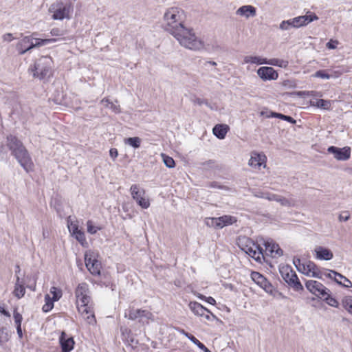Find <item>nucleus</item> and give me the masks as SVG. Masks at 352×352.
I'll use <instances>...</instances> for the list:
<instances>
[{
  "instance_id": "1",
  "label": "nucleus",
  "mask_w": 352,
  "mask_h": 352,
  "mask_svg": "<svg viewBox=\"0 0 352 352\" xmlns=\"http://www.w3.org/2000/svg\"><path fill=\"white\" fill-rule=\"evenodd\" d=\"M76 305L78 313L88 324L96 322L92 307V300L89 285L86 283H79L74 292Z\"/></svg>"
},
{
  "instance_id": "2",
  "label": "nucleus",
  "mask_w": 352,
  "mask_h": 352,
  "mask_svg": "<svg viewBox=\"0 0 352 352\" xmlns=\"http://www.w3.org/2000/svg\"><path fill=\"white\" fill-rule=\"evenodd\" d=\"M171 35L181 46L188 50L201 51L205 49L204 40L198 37L192 29L188 28L185 25Z\"/></svg>"
},
{
  "instance_id": "3",
  "label": "nucleus",
  "mask_w": 352,
  "mask_h": 352,
  "mask_svg": "<svg viewBox=\"0 0 352 352\" xmlns=\"http://www.w3.org/2000/svg\"><path fill=\"white\" fill-rule=\"evenodd\" d=\"M186 19V12L182 8L170 6L166 8L163 14L165 30L173 34L184 26Z\"/></svg>"
},
{
  "instance_id": "4",
  "label": "nucleus",
  "mask_w": 352,
  "mask_h": 352,
  "mask_svg": "<svg viewBox=\"0 0 352 352\" xmlns=\"http://www.w3.org/2000/svg\"><path fill=\"white\" fill-rule=\"evenodd\" d=\"M7 139L8 146L18 162L26 172L31 171L33 169L34 164L23 143L12 135L8 136Z\"/></svg>"
},
{
  "instance_id": "5",
  "label": "nucleus",
  "mask_w": 352,
  "mask_h": 352,
  "mask_svg": "<svg viewBox=\"0 0 352 352\" xmlns=\"http://www.w3.org/2000/svg\"><path fill=\"white\" fill-rule=\"evenodd\" d=\"M237 244L239 248L245 254L255 261L261 262L263 258V250L250 239L241 236L237 239Z\"/></svg>"
},
{
  "instance_id": "6",
  "label": "nucleus",
  "mask_w": 352,
  "mask_h": 352,
  "mask_svg": "<svg viewBox=\"0 0 352 352\" xmlns=\"http://www.w3.org/2000/svg\"><path fill=\"white\" fill-rule=\"evenodd\" d=\"M54 70V61L50 56H43L38 58L34 65L33 76L39 78L50 77Z\"/></svg>"
},
{
  "instance_id": "7",
  "label": "nucleus",
  "mask_w": 352,
  "mask_h": 352,
  "mask_svg": "<svg viewBox=\"0 0 352 352\" xmlns=\"http://www.w3.org/2000/svg\"><path fill=\"white\" fill-rule=\"evenodd\" d=\"M293 263L298 272L305 276L317 278H322L320 271L314 262L311 261H302L298 258H294Z\"/></svg>"
},
{
  "instance_id": "8",
  "label": "nucleus",
  "mask_w": 352,
  "mask_h": 352,
  "mask_svg": "<svg viewBox=\"0 0 352 352\" xmlns=\"http://www.w3.org/2000/svg\"><path fill=\"white\" fill-rule=\"evenodd\" d=\"M279 272L283 280L295 291L299 292L303 289L302 285L290 265L285 264L280 265Z\"/></svg>"
},
{
  "instance_id": "9",
  "label": "nucleus",
  "mask_w": 352,
  "mask_h": 352,
  "mask_svg": "<svg viewBox=\"0 0 352 352\" xmlns=\"http://www.w3.org/2000/svg\"><path fill=\"white\" fill-rule=\"evenodd\" d=\"M54 20L69 19L73 12V7L71 3H63L57 2L52 4L49 8Z\"/></svg>"
},
{
  "instance_id": "10",
  "label": "nucleus",
  "mask_w": 352,
  "mask_h": 352,
  "mask_svg": "<svg viewBox=\"0 0 352 352\" xmlns=\"http://www.w3.org/2000/svg\"><path fill=\"white\" fill-rule=\"evenodd\" d=\"M130 192L133 200L138 206L144 209L150 206V201L146 195L145 190L137 184H133L130 188Z\"/></svg>"
},
{
  "instance_id": "11",
  "label": "nucleus",
  "mask_w": 352,
  "mask_h": 352,
  "mask_svg": "<svg viewBox=\"0 0 352 352\" xmlns=\"http://www.w3.org/2000/svg\"><path fill=\"white\" fill-rule=\"evenodd\" d=\"M235 222H236V218L230 215H223L218 218L208 217L205 219V224L207 226L217 229H221Z\"/></svg>"
},
{
  "instance_id": "12",
  "label": "nucleus",
  "mask_w": 352,
  "mask_h": 352,
  "mask_svg": "<svg viewBox=\"0 0 352 352\" xmlns=\"http://www.w3.org/2000/svg\"><path fill=\"white\" fill-rule=\"evenodd\" d=\"M98 255L94 251L88 250L85 254V265L93 275L100 274L101 263L97 259Z\"/></svg>"
},
{
  "instance_id": "13",
  "label": "nucleus",
  "mask_w": 352,
  "mask_h": 352,
  "mask_svg": "<svg viewBox=\"0 0 352 352\" xmlns=\"http://www.w3.org/2000/svg\"><path fill=\"white\" fill-rule=\"evenodd\" d=\"M306 288L314 295L323 299H327L329 290L321 283L314 280H307L305 283Z\"/></svg>"
},
{
  "instance_id": "14",
  "label": "nucleus",
  "mask_w": 352,
  "mask_h": 352,
  "mask_svg": "<svg viewBox=\"0 0 352 352\" xmlns=\"http://www.w3.org/2000/svg\"><path fill=\"white\" fill-rule=\"evenodd\" d=\"M125 317L132 320H138L143 324L148 323L150 320H153V314L150 311L139 309H130L128 314L125 313Z\"/></svg>"
},
{
  "instance_id": "15",
  "label": "nucleus",
  "mask_w": 352,
  "mask_h": 352,
  "mask_svg": "<svg viewBox=\"0 0 352 352\" xmlns=\"http://www.w3.org/2000/svg\"><path fill=\"white\" fill-rule=\"evenodd\" d=\"M251 278L256 285L263 289L267 293L270 294H273L274 287L261 274L257 272H252L251 273Z\"/></svg>"
},
{
  "instance_id": "16",
  "label": "nucleus",
  "mask_w": 352,
  "mask_h": 352,
  "mask_svg": "<svg viewBox=\"0 0 352 352\" xmlns=\"http://www.w3.org/2000/svg\"><path fill=\"white\" fill-rule=\"evenodd\" d=\"M267 157L263 153L252 152L248 162L249 166L254 169L260 170L266 167Z\"/></svg>"
},
{
  "instance_id": "17",
  "label": "nucleus",
  "mask_w": 352,
  "mask_h": 352,
  "mask_svg": "<svg viewBox=\"0 0 352 352\" xmlns=\"http://www.w3.org/2000/svg\"><path fill=\"white\" fill-rule=\"evenodd\" d=\"M255 196L267 199L269 201H275L283 206L292 207L294 206V204L292 201L286 199L285 197L275 194H272L270 192H258V194L255 195Z\"/></svg>"
},
{
  "instance_id": "18",
  "label": "nucleus",
  "mask_w": 352,
  "mask_h": 352,
  "mask_svg": "<svg viewBox=\"0 0 352 352\" xmlns=\"http://www.w3.org/2000/svg\"><path fill=\"white\" fill-rule=\"evenodd\" d=\"M256 74L264 81L274 80L278 77V72L271 67H261L257 70Z\"/></svg>"
},
{
  "instance_id": "19",
  "label": "nucleus",
  "mask_w": 352,
  "mask_h": 352,
  "mask_svg": "<svg viewBox=\"0 0 352 352\" xmlns=\"http://www.w3.org/2000/svg\"><path fill=\"white\" fill-rule=\"evenodd\" d=\"M328 152L333 153L336 160L341 161H345L351 156V148L349 146L340 148L331 146L328 148Z\"/></svg>"
},
{
  "instance_id": "20",
  "label": "nucleus",
  "mask_w": 352,
  "mask_h": 352,
  "mask_svg": "<svg viewBox=\"0 0 352 352\" xmlns=\"http://www.w3.org/2000/svg\"><path fill=\"white\" fill-rule=\"evenodd\" d=\"M264 245L265 247V254L272 258H278L283 254V252L280 248L279 245L272 240L265 241Z\"/></svg>"
},
{
  "instance_id": "21",
  "label": "nucleus",
  "mask_w": 352,
  "mask_h": 352,
  "mask_svg": "<svg viewBox=\"0 0 352 352\" xmlns=\"http://www.w3.org/2000/svg\"><path fill=\"white\" fill-rule=\"evenodd\" d=\"M34 38L27 36L20 40L16 44V48L19 54H24L25 52L34 48Z\"/></svg>"
},
{
  "instance_id": "22",
  "label": "nucleus",
  "mask_w": 352,
  "mask_h": 352,
  "mask_svg": "<svg viewBox=\"0 0 352 352\" xmlns=\"http://www.w3.org/2000/svg\"><path fill=\"white\" fill-rule=\"evenodd\" d=\"M236 14L240 17L248 19L256 16V8L252 5H245L236 10Z\"/></svg>"
},
{
  "instance_id": "23",
  "label": "nucleus",
  "mask_w": 352,
  "mask_h": 352,
  "mask_svg": "<svg viewBox=\"0 0 352 352\" xmlns=\"http://www.w3.org/2000/svg\"><path fill=\"white\" fill-rule=\"evenodd\" d=\"M314 252L315 258L318 260L330 261L333 257V252L323 246H316Z\"/></svg>"
},
{
  "instance_id": "24",
  "label": "nucleus",
  "mask_w": 352,
  "mask_h": 352,
  "mask_svg": "<svg viewBox=\"0 0 352 352\" xmlns=\"http://www.w3.org/2000/svg\"><path fill=\"white\" fill-rule=\"evenodd\" d=\"M59 342L62 352H69L74 349V341L73 338L68 336L65 331H62Z\"/></svg>"
},
{
  "instance_id": "25",
  "label": "nucleus",
  "mask_w": 352,
  "mask_h": 352,
  "mask_svg": "<svg viewBox=\"0 0 352 352\" xmlns=\"http://www.w3.org/2000/svg\"><path fill=\"white\" fill-rule=\"evenodd\" d=\"M307 14H309L299 16L293 18L295 21L296 28L305 26L309 24V23L318 19V17L314 13H311L310 12H308Z\"/></svg>"
},
{
  "instance_id": "26",
  "label": "nucleus",
  "mask_w": 352,
  "mask_h": 352,
  "mask_svg": "<svg viewBox=\"0 0 352 352\" xmlns=\"http://www.w3.org/2000/svg\"><path fill=\"white\" fill-rule=\"evenodd\" d=\"M229 129L230 127L228 125L225 124H219L214 126L212 129V132L217 138L220 140H223L225 138Z\"/></svg>"
},
{
  "instance_id": "27",
  "label": "nucleus",
  "mask_w": 352,
  "mask_h": 352,
  "mask_svg": "<svg viewBox=\"0 0 352 352\" xmlns=\"http://www.w3.org/2000/svg\"><path fill=\"white\" fill-rule=\"evenodd\" d=\"M190 309L194 313V314L199 316H204L207 311V309L203 307L200 303L197 302H190L188 305Z\"/></svg>"
},
{
  "instance_id": "28",
  "label": "nucleus",
  "mask_w": 352,
  "mask_h": 352,
  "mask_svg": "<svg viewBox=\"0 0 352 352\" xmlns=\"http://www.w3.org/2000/svg\"><path fill=\"white\" fill-rule=\"evenodd\" d=\"M25 294V289L23 286V282L20 281L19 277L16 278V281L15 283L14 289L13 291V294L18 299L21 298L24 296Z\"/></svg>"
},
{
  "instance_id": "29",
  "label": "nucleus",
  "mask_w": 352,
  "mask_h": 352,
  "mask_svg": "<svg viewBox=\"0 0 352 352\" xmlns=\"http://www.w3.org/2000/svg\"><path fill=\"white\" fill-rule=\"evenodd\" d=\"M245 63H251L256 65H263L266 63V58L259 56H245L244 57Z\"/></svg>"
},
{
  "instance_id": "30",
  "label": "nucleus",
  "mask_w": 352,
  "mask_h": 352,
  "mask_svg": "<svg viewBox=\"0 0 352 352\" xmlns=\"http://www.w3.org/2000/svg\"><path fill=\"white\" fill-rule=\"evenodd\" d=\"M100 102L104 107L111 109L115 113L120 112V106L117 103L109 101V99L104 98Z\"/></svg>"
},
{
  "instance_id": "31",
  "label": "nucleus",
  "mask_w": 352,
  "mask_h": 352,
  "mask_svg": "<svg viewBox=\"0 0 352 352\" xmlns=\"http://www.w3.org/2000/svg\"><path fill=\"white\" fill-rule=\"evenodd\" d=\"M58 40H59L58 38L41 39V38H34V40H33L34 48L40 47V46L46 45L50 43L56 42Z\"/></svg>"
},
{
  "instance_id": "32",
  "label": "nucleus",
  "mask_w": 352,
  "mask_h": 352,
  "mask_svg": "<svg viewBox=\"0 0 352 352\" xmlns=\"http://www.w3.org/2000/svg\"><path fill=\"white\" fill-rule=\"evenodd\" d=\"M265 64L274 65V66H278L282 68H285L288 65V62L287 60L279 59V58H271L267 59L266 58V63Z\"/></svg>"
},
{
  "instance_id": "33",
  "label": "nucleus",
  "mask_w": 352,
  "mask_h": 352,
  "mask_svg": "<svg viewBox=\"0 0 352 352\" xmlns=\"http://www.w3.org/2000/svg\"><path fill=\"white\" fill-rule=\"evenodd\" d=\"M311 105L327 110L331 107V102L329 100H325L323 99H318L316 101H311Z\"/></svg>"
},
{
  "instance_id": "34",
  "label": "nucleus",
  "mask_w": 352,
  "mask_h": 352,
  "mask_svg": "<svg viewBox=\"0 0 352 352\" xmlns=\"http://www.w3.org/2000/svg\"><path fill=\"white\" fill-rule=\"evenodd\" d=\"M325 276L329 278L333 279L335 281L340 280V279H343L347 284H349V280L344 276L343 275L336 272L333 270H328V272L325 274Z\"/></svg>"
},
{
  "instance_id": "35",
  "label": "nucleus",
  "mask_w": 352,
  "mask_h": 352,
  "mask_svg": "<svg viewBox=\"0 0 352 352\" xmlns=\"http://www.w3.org/2000/svg\"><path fill=\"white\" fill-rule=\"evenodd\" d=\"M124 142L134 148H138L140 146L142 140L139 137H133L125 138Z\"/></svg>"
},
{
  "instance_id": "36",
  "label": "nucleus",
  "mask_w": 352,
  "mask_h": 352,
  "mask_svg": "<svg viewBox=\"0 0 352 352\" xmlns=\"http://www.w3.org/2000/svg\"><path fill=\"white\" fill-rule=\"evenodd\" d=\"M50 294H46L45 296V304L43 306V311L45 312H48L54 307V302Z\"/></svg>"
},
{
  "instance_id": "37",
  "label": "nucleus",
  "mask_w": 352,
  "mask_h": 352,
  "mask_svg": "<svg viewBox=\"0 0 352 352\" xmlns=\"http://www.w3.org/2000/svg\"><path fill=\"white\" fill-rule=\"evenodd\" d=\"M122 338L133 347L135 346L138 344V341L132 338L131 331H122Z\"/></svg>"
},
{
  "instance_id": "38",
  "label": "nucleus",
  "mask_w": 352,
  "mask_h": 352,
  "mask_svg": "<svg viewBox=\"0 0 352 352\" xmlns=\"http://www.w3.org/2000/svg\"><path fill=\"white\" fill-rule=\"evenodd\" d=\"M102 228L96 225L93 221L88 220L87 221V230L88 233L91 234H95L98 230H100Z\"/></svg>"
},
{
  "instance_id": "39",
  "label": "nucleus",
  "mask_w": 352,
  "mask_h": 352,
  "mask_svg": "<svg viewBox=\"0 0 352 352\" xmlns=\"http://www.w3.org/2000/svg\"><path fill=\"white\" fill-rule=\"evenodd\" d=\"M50 295L53 300L58 301L62 297V290L58 287H52L50 290Z\"/></svg>"
},
{
  "instance_id": "40",
  "label": "nucleus",
  "mask_w": 352,
  "mask_h": 352,
  "mask_svg": "<svg viewBox=\"0 0 352 352\" xmlns=\"http://www.w3.org/2000/svg\"><path fill=\"white\" fill-rule=\"evenodd\" d=\"M82 246L86 247L87 245V241L86 240L85 234L84 232L80 230L78 232L74 233L72 235Z\"/></svg>"
},
{
  "instance_id": "41",
  "label": "nucleus",
  "mask_w": 352,
  "mask_h": 352,
  "mask_svg": "<svg viewBox=\"0 0 352 352\" xmlns=\"http://www.w3.org/2000/svg\"><path fill=\"white\" fill-rule=\"evenodd\" d=\"M342 302L344 308L352 314V296H345Z\"/></svg>"
},
{
  "instance_id": "42",
  "label": "nucleus",
  "mask_w": 352,
  "mask_h": 352,
  "mask_svg": "<svg viewBox=\"0 0 352 352\" xmlns=\"http://www.w3.org/2000/svg\"><path fill=\"white\" fill-rule=\"evenodd\" d=\"M161 157L163 160L164 164L167 166L168 168H174L175 166V163L174 160L168 155H166L164 153L161 154Z\"/></svg>"
},
{
  "instance_id": "43",
  "label": "nucleus",
  "mask_w": 352,
  "mask_h": 352,
  "mask_svg": "<svg viewBox=\"0 0 352 352\" xmlns=\"http://www.w3.org/2000/svg\"><path fill=\"white\" fill-rule=\"evenodd\" d=\"M67 227L72 236L74 235V233L78 232L80 230L78 228L77 221H72L69 220L67 221Z\"/></svg>"
},
{
  "instance_id": "44",
  "label": "nucleus",
  "mask_w": 352,
  "mask_h": 352,
  "mask_svg": "<svg viewBox=\"0 0 352 352\" xmlns=\"http://www.w3.org/2000/svg\"><path fill=\"white\" fill-rule=\"evenodd\" d=\"M192 292L193 293V294L195 296H196L197 297H198L199 298H200L201 300H205L207 302H208L210 305H214L216 303L215 299L211 296L206 297L204 295H202L197 292L192 291Z\"/></svg>"
},
{
  "instance_id": "45",
  "label": "nucleus",
  "mask_w": 352,
  "mask_h": 352,
  "mask_svg": "<svg viewBox=\"0 0 352 352\" xmlns=\"http://www.w3.org/2000/svg\"><path fill=\"white\" fill-rule=\"evenodd\" d=\"M311 76L314 78H320L322 79H329L331 77V76L327 74L325 70L317 71Z\"/></svg>"
},
{
  "instance_id": "46",
  "label": "nucleus",
  "mask_w": 352,
  "mask_h": 352,
  "mask_svg": "<svg viewBox=\"0 0 352 352\" xmlns=\"http://www.w3.org/2000/svg\"><path fill=\"white\" fill-rule=\"evenodd\" d=\"M14 322H15L16 326V330H21V321H22V316L17 312H14Z\"/></svg>"
},
{
  "instance_id": "47",
  "label": "nucleus",
  "mask_w": 352,
  "mask_h": 352,
  "mask_svg": "<svg viewBox=\"0 0 352 352\" xmlns=\"http://www.w3.org/2000/svg\"><path fill=\"white\" fill-rule=\"evenodd\" d=\"M203 317L208 321H219L216 316L214 314H212L208 309H207V311L206 312Z\"/></svg>"
},
{
  "instance_id": "48",
  "label": "nucleus",
  "mask_w": 352,
  "mask_h": 352,
  "mask_svg": "<svg viewBox=\"0 0 352 352\" xmlns=\"http://www.w3.org/2000/svg\"><path fill=\"white\" fill-rule=\"evenodd\" d=\"M186 336L188 337L193 343H195L201 350H202V346H205L204 344L200 342L197 338L192 336H189L188 333H186Z\"/></svg>"
},
{
  "instance_id": "49",
  "label": "nucleus",
  "mask_w": 352,
  "mask_h": 352,
  "mask_svg": "<svg viewBox=\"0 0 352 352\" xmlns=\"http://www.w3.org/2000/svg\"><path fill=\"white\" fill-rule=\"evenodd\" d=\"M50 34L52 36H63L64 32L58 28H53L51 30Z\"/></svg>"
},
{
  "instance_id": "50",
  "label": "nucleus",
  "mask_w": 352,
  "mask_h": 352,
  "mask_svg": "<svg viewBox=\"0 0 352 352\" xmlns=\"http://www.w3.org/2000/svg\"><path fill=\"white\" fill-rule=\"evenodd\" d=\"M350 219V215L347 212H342L339 217L338 219L340 221H347Z\"/></svg>"
},
{
  "instance_id": "51",
  "label": "nucleus",
  "mask_w": 352,
  "mask_h": 352,
  "mask_svg": "<svg viewBox=\"0 0 352 352\" xmlns=\"http://www.w3.org/2000/svg\"><path fill=\"white\" fill-rule=\"evenodd\" d=\"M338 44V42L337 41H333L331 39L327 43V47L329 49L334 50L337 47V45Z\"/></svg>"
},
{
  "instance_id": "52",
  "label": "nucleus",
  "mask_w": 352,
  "mask_h": 352,
  "mask_svg": "<svg viewBox=\"0 0 352 352\" xmlns=\"http://www.w3.org/2000/svg\"><path fill=\"white\" fill-rule=\"evenodd\" d=\"M2 40L4 41V42H11L12 41L14 40V37L12 36V34L10 33H6L5 34H3L2 36Z\"/></svg>"
},
{
  "instance_id": "53",
  "label": "nucleus",
  "mask_w": 352,
  "mask_h": 352,
  "mask_svg": "<svg viewBox=\"0 0 352 352\" xmlns=\"http://www.w3.org/2000/svg\"><path fill=\"white\" fill-rule=\"evenodd\" d=\"M289 23L287 21H283L279 25V28L281 30H289L290 29L289 26Z\"/></svg>"
},
{
  "instance_id": "54",
  "label": "nucleus",
  "mask_w": 352,
  "mask_h": 352,
  "mask_svg": "<svg viewBox=\"0 0 352 352\" xmlns=\"http://www.w3.org/2000/svg\"><path fill=\"white\" fill-rule=\"evenodd\" d=\"M8 340V335L6 331H0V344Z\"/></svg>"
},
{
  "instance_id": "55",
  "label": "nucleus",
  "mask_w": 352,
  "mask_h": 352,
  "mask_svg": "<svg viewBox=\"0 0 352 352\" xmlns=\"http://www.w3.org/2000/svg\"><path fill=\"white\" fill-rule=\"evenodd\" d=\"M277 117H279L283 120H285L291 123H296V120H294L292 117L282 115V114H276Z\"/></svg>"
},
{
  "instance_id": "56",
  "label": "nucleus",
  "mask_w": 352,
  "mask_h": 352,
  "mask_svg": "<svg viewBox=\"0 0 352 352\" xmlns=\"http://www.w3.org/2000/svg\"><path fill=\"white\" fill-rule=\"evenodd\" d=\"M327 302L332 306V307H336L338 304L337 301L334 299V298H330V296L329 295L328 296V300L327 299H324Z\"/></svg>"
},
{
  "instance_id": "57",
  "label": "nucleus",
  "mask_w": 352,
  "mask_h": 352,
  "mask_svg": "<svg viewBox=\"0 0 352 352\" xmlns=\"http://www.w3.org/2000/svg\"><path fill=\"white\" fill-rule=\"evenodd\" d=\"M338 284L342 285L346 287H350L352 285V283L349 280V284H347L343 279H340V280H338V281H336Z\"/></svg>"
},
{
  "instance_id": "58",
  "label": "nucleus",
  "mask_w": 352,
  "mask_h": 352,
  "mask_svg": "<svg viewBox=\"0 0 352 352\" xmlns=\"http://www.w3.org/2000/svg\"><path fill=\"white\" fill-rule=\"evenodd\" d=\"M109 155L113 159H116L118 155V151L116 148H111L109 151Z\"/></svg>"
},
{
  "instance_id": "59",
  "label": "nucleus",
  "mask_w": 352,
  "mask_h": 352,
  "mask_svg": "<svg viewBox=\"0 0 352 352\" xmlns=\"http://www.w3.org/2000/svg\"><path fill=\"white\" fill-rule=\"evenodd\" d=\"M0 313L7 317H10V315L8 311L6 310L3 305H0Z\"/></svg>"
},
{
  "instance_id": "60",
  "label": "nucleus",
  "mask_w": 352,
  "mask_h": 352,
  "mask_svg": "<svg viewBox=\"0 0 352 352\" xmlns=\"http://www.w3.org/2000/svg\"><path fill=\"white\" fill-rule=\"evenodd\" d=\"M287 21H288V23H289V26L290 28H296V23H295L294 19H289V20H287Z\"/></svg>"
},
{
  "instance_id": "61",
  "label": "nucleus",
  "mask_w": 352,
  "mask_h": 352,
  "mask_svg": "<svg viewBox=\"0 0 352 352\" xmlns=\"http://www.w3.org/2000/svg\"><path fill=\"white\" fill-rule=\"evenodd\" d=\"M202 351L203 352H211L207 347L205 346H202Z\"/></svg>"
},
{
  "instance_id": "62",
  "label": "nucleus",
  "mask_w": 352,
  "mask_h": 352,
  "mask_svg": "<svg viewBox=\"0 0 352 352\" xmlns=\"http://www.w3.org/2000/svg\"><path fill=\"white\" fill-rule=\"evenodd\" d=\"M18 336L19 338H21L23 336V331H17Z\"/></svg>"
},
{
  "instance_id": "63",
  "label": "nucleus",
  "mask_w": 352,
  "mask_h": 352,
  "mask_svg": "<svg viewBox=\"0 0 352 352\" xmlns=\"http://www.w3.org/2000/svg\"><path fill=\"white\" fill-rule=\"evenodd\" d=\"M210 64L212 65H216V63L215 62H213V61H211L210 62Z\"/></svg>"
},
{
  "instance_id": "64",
  "label": "nucleus",
  "mask_w": 352,
  "mask_h": 352,
  "mask_svg": "<svg viewBox=\"0 0 352 352\" xmlns=\"http://www.w3.org/2000/svg\"><path fill=\"white\" fill-rule=\"evenodd\" d=\"M303 94H304L303 92H298V95H299V96H302Z\"/></svg>"
}]
</instances>
